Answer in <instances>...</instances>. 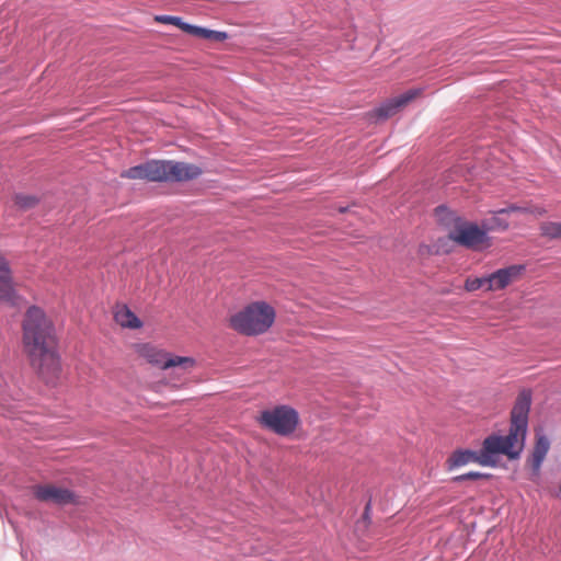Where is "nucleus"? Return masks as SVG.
Returning a JSON list of instances; mask_svg holds the SVG:
<instances>
[{"instance_id": "21", "label": "nucleus", "mask_w": 561, "mask_h": 561, "mask_svg": "<svg viewBox=\"0 0 561 561\" xmlns=\"http://www.w3.org/2000/svg\"><path fill=\"white\" fill-rule=\"evenodd\" d=\"M182 31L199 38H204L206 33L205 27L195 26L188 23H185V25L182 26Z\"/></svg>"}, {"instance_id": "4", "label": "nucleus", "mask_w": 561, "mask_h": 561, "mask_svg": "<svg viewBox=\"0 0 561 561\" xmlns=\"http://www.w3.org/2000/svg\"><path fill=\"white\" fill-rule=\"evenodd\" d=\"M525 446V439L510 430L506 436L490 435L484 438L480 449V466L495 467L499 455H505L510 459L519 457Z\"/></svg>"}, {"instance_id": "17", "label": "nucleus", "mask_w": 561, "mask_h": 561, "mask_svg": "<svg viewBox=\"0 0 561 561\" xmlns=\"http://www.w3.org/2000/svg\"><path fill=\"white\" fill-rule=\"evenodd\" d=\"M489 276L486 277H476V278H467L465 282V289L467 291H476L478 289L484 288L486 290V286H489Z\"/></svg>"}, {"instance_id": "20", "label": "nucleus", "mask_w": 561, "mask_h": 561, "mask_svg": "<svg viewBox=\"0 0 561 561\" xmlns=\"http://www.w3.org/2000/svg\"><path fill=\"white\" fill-rule=\"evenodd\" d=\"M156 21L164 24H172L178 26L180 30H182V26L185 25V22L182 21L179 16H172V15H159L156 16Z\"/></svg>"}, {"instance_id": "10", "label": "nucleus", "mask_w": 561, "mask_h": 561, "mask_svg": "<svg viewBox=\"0 0 561 561\" xmlns=\"http://www.w3.org/2000/svg\"><path fill=\"white\" fill-rule=\"evenodd\" d=\"M422 92V89L415 88L404 92L401 95L392 98L377 107L375 110V115L382 119L389 118L403 110L413 100L421 96Z\"/></svg>"}, {"instance_id": "12", "label": "nucleus", "mask_w": 561, "mask_h": 561, "mask_svg": "<svg viewBox=\"0 0 561 561\" xmlns=\"http://www.w3.org/2000/svg\"><path fill=\"white\" fill-rule=\"evenodd\" d=\"M18 298L13 283V272L5 255L0 252V301L14 305Z\"/></svg>"}, {"instance_id": "5", "label": "nucleus", "mask_w": 561, "mask_h": 561, "mask_svg": "<svg viewBox=\"0 0 561 561\" xmlns=\"http://www.w3.org/2000/svg\"><path fill=\"white\" fill-rule=\"evenodd\" d=\"M260 425L279 436L293 434L299 424L298 412L289 405H277L261 412Z\"/></svg>"}, {"instance_id": "13", "label": "nucleus", "mask_w": 561, "mask_h": 561, "mask_svg": "<svg viewBox=\"0 0 561 561\" xmlns=\"http://www.w3.org/2000/svg\"><path fill=\"white\" fill-rule=\"evenodd\" d=\"M550 449V442L547 436L537 434L535 446L529 459L533 472L535 476L539 474L541 465Z\"/></svg>"}, {"instance_id": "19", "label": "nucleus", "mask_w": 561, "mask_h": 561, "mask_svg": "<svg viewBox=\"0 0 561 561\" xmlns=\"http://www.w3.org/2000/svg\"><path fill=\"white\" fill-rule=\"evenodd\" d=\"M490 477H491V474H489V473H482V472H478V471H470L468 473H463V474L454 477L453 481L454 482H462V481H466V480L474 481V480H480V479H489Z\"/></svg>"}, {"instance_id": "16", "label": "nucleus", "mask_w": 561, "mask_h": 561, "mask_svg": "<svg viewBox=\"0 0 561 561\" xmlns=\"http://www.w3.org/2000/svg\"><path fill=\"white\" fill-rule=\"evenodd\" d=\"M541 233L551 239H561V222H545L540 227Z\"/></svg>"}, {"instance_id": "2", "label": "nucleus", "mask_w": 561, "mask_h": 561, "mask_svg": "<svg viewBox=\"0 0 561 561\" xmlns=\"http://www.w3.org/2000/svg\"><path fill=\"white\" fill-rule=\"evenodd\" d=\"M202 169L193 163L153 160L125 170L121 176L151 182H183L198 178Z\"/></svg>"}, {"instance_id": "14", "label": "nucleus", "mask_w": 561, "mask_h": 561, "mask_svg": "<svg viewBox=\"0 0 561 561\" xmlns=\"http://www.w3.org/2000/svg\"><path fill=\"white\" fill-rule=\"evenodd\" d=\"M482 457L479 451L468 450V449H460L454 451L450 457L447 460L448 469L453 470L458 467L466 466L468 463L474 462L480 465Z\"/></svg>"}, {"instance_id": "18", "label": "nucleus", "mask_w": 561, "mask_h": 561, "mask_svg": "<svg viewBox=\"0 0 561 561\" xmlns=\"http://www.w3.org/2000/svg\"><path fill=\"white\" fill-rule=\"evenodd\" d=\"M37 198L33 195L16 194L14 204L22 209H30L37 204Z\"/></svg>"}, {"instance_id": "22", "label": "nucleus", "mask_w": 561, "mask_h": 561, "mask_svg": "<svg viewBox=\"0 0 561 561\" xmlns=\"http://www.w3.org/2000/svg\"><path fill=\"white\" fill-rule=\"evenodd\" d=\"M227 37L228 35L225 32L213 31L208 28H206V33L204 36L205 39H209L213 42H224L225 39H227Z\"/></svg>"}, {"instance_id": "6", "label": "nucleus", "mask_w": 561, "mask_h": 561, "mask_svg": "<svg viewBox=\"0 0 561 561\" xmlns=\"http://www.w3.org/2000/svg\"><path fill=\"white\" fill-rule=\"evenodd\" d=\"M134 347L139 357L161 369L179 367L184 371H190L196 365V360L193 357L172 355L150 343H139Z\"/></svg>"}, {"instance_id": "15", "label": "nucleus", "mask_w": 561, "mask_h": 561, "mask_svg": "<svg viewBox=\"0 0 561 561\" xmlns=\"http://www.w3.org/2000/svg\"><path fill=\"white\" fill-rule=\"evenodd\" d=\"M114 318L123 328L139 329L142 325V322L138 317L126 306L118 307L115 311Z\"/></svg>"}, {"instance_id": "7", "label": "nucleus", "mask_w": 561, "mask_h": 561, "mask_svg": "<svg viewBox=\"0 0 561 561\" xmlns=\"http://www.w3.org/2000/svg\"><path fill=\"white\" fill-rule=\"evenodd\" d=\"M448 238L454 242L472 250H481L490 245L486 231L478 225L455 217Z\"/></svg>"}, {"instance_id": "9", "label": "nucleus", "mask_w": 561, "mask_h": 561, "mask_svg": "<svg viewBox=\"0 0 561 561\" xmlns=\"http://www.w3.org/2000/svg\"><path fill=\"white\" fill-rule=\"evenodd\" d=\"M33 493L41 502L54 503L57 505L77 503V496L73 492L54 484L36 485L33 488Z\"/></svg>"}, {"instance_id": "3", "label": "nucleus", "mask_w": 561, "mask_h": 561, "mask_svg": "<svg viewBox=\"0 0 561 561\" xmlns=\"http://www.w3.org/2000/svg\"><path fill=\"white\" fill-rule=\"evenodd\" d=\"M276 311L265 301H254L229 318V327L247 336L267 332L275 322Z\"/></svg>"}, {"instance_id": "23", "label": "nucleus", "mask_w": 561, "mask_h": 561, "mask_svg": "<svg viewBox=\"0 0 561 561\" xmlns=\"http://www.w3.org/2000/svg\"><path fill=\"white\" fill-rule=\"evenodd\" d=\"M508 211H524V213L530 211V213L539 215V216H541L546 213V210L543 208H539V207H536L535 209L530 210L528 208L511 206L507 209H500L499 211H496V214H503V213H508Z\"/></svg>"}, {"instance_id": "11", "label": "nucleus", "mask_w": 561, "mask_h": 561, "mask_svg": "<svg viewBox=\"0 0 561 561\" xmlns=\"http://www.w3.org/2000/svg\"><path fill=\"white\" fill-rule=\"evenodd\" d=\"M525 272V266L515 264L504 268H500L489 275L488 291H496L506 288L508 285L520 279Z\"/></svg>"}, {"instance_id": "8", "label": "nucleus", "mask_w": 561, "mask_h": 561, "mask_svg": "<svg viewBox=\"0 0 561 561\" xmlns=\"http://www.w3.org/2000/svg\"><path fill=\"white\" fill-rule=\"evenodd\" d=\"M531 405V393L523 390L518 393L511 412L510 430L526 439L528 427V414Z\"/></svg>"}, {"instance_id": "1", "label": "nucleus", "mask_w": 561, "mask_h": 561, "mask_svg": "<svg viewBox=\"0 0 561 561\" xmlns=\"http://www.w3.org/2000/svg\"><path fill=\"white\" fill-rule=\"evenodd\" d=\"M22 343L31 366L42 380L54 385L60 377L57 337L53 321L43 309L30 307L22 322Z\"/></svg>"}]
</instances>
